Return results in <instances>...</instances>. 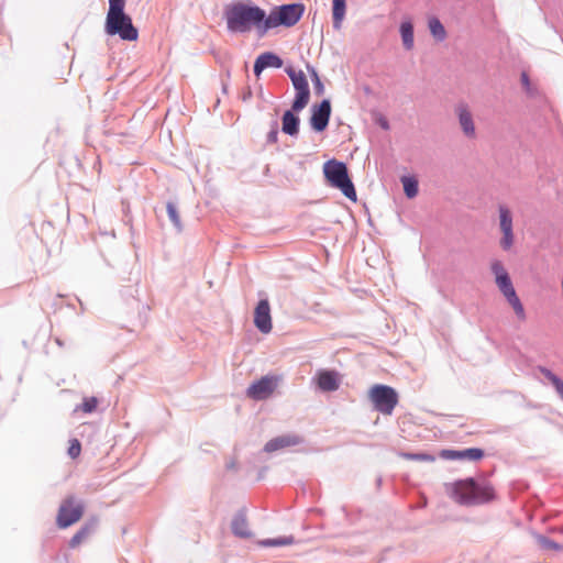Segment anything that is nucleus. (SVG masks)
Segmentation results:
<instances>
[{"label": "nucleus", "mask_w": 563, "mask_h": 563, "mask_svg": "<svg viewBox=\"0 0 563 563\" xmlns=\"http://www.w3.org/2000/svg\"><path fill=\"white\" fill-rule=\"evenodd\" d=\"M300 442H301V439L297 435H291V434L282 435V437H277V438L269 440L265 444L264 450L267 453H272V452L285 449V448L297 445Z\"/></svg>", "instance_id": "17"}, {"label": "nucleus", "mask_w": 563, "mask_h": 563, "mask_svg": "<svg viewBox=\"0 0 563 563\" xmlns=\"http://www.w3.org/2000/svg\"><path fill=\"white\" fill-rule=\"evenodd\" d=\"M80 452H81L80 442L77 439L71 440L70 445L68 448V455L71 459H76L79 456Z\"/></svg>", "instance_id": "32"}, {"label": "nucleus", "mask_w": 563, "mask_h": 563, "mask_svg": "<svg viewBox=\"0 0 563 563\" xmlns=\"http://www.w3.org/2000/svg\"><path fill=\"white\" fill-rule=\"evenodd\" d=\"M374 408L383 415H391L398 404V394L387 385H374L368 391Z\"/></svg>", "instance_id": "7"}, {"label": "nucleus", "mask_w": 563, "mask_h": 563, "mask_svg": "<svg viewBox=\"0 0 563 563\" xmlns=\"http://www.w3.org/2000/svg\"><path fill=\"white\" fill-rule=\"evenodd\" d=\"M331 115V103L329 100H323L319 106L312 108L310 124L317 132H322L328 126Z\"/></svg>", "instance_id": "12"}, {"label": "nucleus", "mask_w": 563, "mask_h": 563, "mask_svg": "<svg viewBox=\"0 0 563 563\" xmlns=\"http://www.w3.org/2000/svg\"><path fill=\"white\" fill-rule=\"evenodd\" d=\"M299 118L294 114L292 111L288 110L282 118V131L285 134L295 136L299 132Z\"/></svg>", "instance_id": "19"}, {"label": "nucleus", "mask_w": 563, "mask_h": 563, "mask_svg": "<svg viewBox=\"0 0 563 563\" xmlns=\"http://www.w3.org/2000/svg\"><path fill=\"white\" fill-rule=\"evenodd\" d=\"M401 183L408 198L412 199L418 195V180L415 177L404 176Z\"/></svg>", "instance_id": "23"}, {"label": "nucleus", "mask_w": 563, "mask_h": 563, "mask_svg": "<svg viewBox=\"0 0 563 563\" xmlns=\"http://www.w3.org/2000/svg\"><path fill=\"white\" fill-rule=\"evenodd\" d=\"M445 492L455 503L465 506L485 504L495 499V489L489 483H476L473 478L445 484Z\"/></svg>", "instance_id": "2"}, {"label": "nucleus", "mask_w": 563, "mask_h": 563, "mask_svg": "<svg viewBox=\"0 0 563 563\" xmlns=\"http://www.w3.org/2000/svg\"><path fill=\"white\" fill-rule=\"evenodd\" d=\"M428 26H429V30H430L432 36L437 41L441 42L446 37L445 29L438 18H434V16L429 18Z\"/></svg>", "instance_id": "21"}, {"label": "nucleus", "mask_w": 563, "mask_h": 563, "mask_svg": "<svg viewBox=\"0 0 563 563\" xmlns=\"http://www.w3.org/2000/svg\"><path fill=\"white\" fill-rule=\"evenodd\" d=\"M254 324L262 333L272 331L271 307L267 299L260 300L254 311Z\"/></svg>", "instance_id": "13"}, {"label": "nucleus", "mask_w": 563, "mask_h": 563, "mask_svg": "<svg viewBox=\"0 0 563 563\" xmlns=\"http://www.w3.org/2000/svg\"><path fill=\"white\" fill-rule=\"evenodd\" d=\"M522 80H523V82H527V81H528V77H527V75H525V74L522 75Z\"/></svg>", "instance_id": "35"}, {"label": "nucleus", "mask_w": 563, "mask_h": 563, "mask_svg": "<svg viewBox=\"0 0 563 563\" xmlns=\"http://www.w3.org/2000/svg\"><path fill=\"white\" fill-rule=\"evenodd\" d=\"M283 65V60L274 53L261 54L254 64V73L258 76L265 68L274 67L279 68Z\"/></svg>", "instance_id": "18"}, {"label": "nucleus", "mask_w": 563, "mask_h": 563, "mask_svg": "<svg viewBox=\"0 0 563 563\" xmlns=\"http://www.w3.org/2000/svg\"><path fill=\"white\" fill-rule=\"evenodd\" d=\"M277 135H278V131L277 129H273L268 135H267V140L268 142L271 143H276L277 142Z\"/></svg>", "instance_id": "34"}, {"label": "nucleus", "mask_w": 563, "mask_h": 563, "mask_svg": "<svg viewBox=\"0 0 563 563\" xmlns=\"http://www.w3.org/2000/svg\"><path fill=\"white\" fill-rule=\"evenodd\" d=\"M167 213H168V217L170 219V221L176 225V227H180V218H179V214L176 210V207L168 202L167 203Z\"/></svg>", "instance_id": "31"}, {"label": "nucleus", "mask_w": 563, "mask_h": 563, "mask_svg": "<svg viewBox=\"0 0 563 563\" xmlns=\"http://www.w3.org/2000/svg\"><path fill=\"white\" fill-rule=\"evenodd\" d=\"M499 229L503 233L500 239V246L503 250L508 251L514 245L515 235L512 230V214L508 207L499 206Z\"/></svg>", "instance_id": "11"}, {"label": "nucleus", "mask_w": 563, "mask_h": 563, "mask_svg": "<svg viewBox=\"0 0 563 563\" xmlns=\"http://www.w3.org/2000/svg\"><path fill=\"white\" fill-rule=\"evenodd\" d=\"M402 456L407 460H415L420 462H434L435 457L430 454L426 453H419V454H412V453H404Z\"/></svg>", "instance_id": "30"}, {"label": "nucleus", "mask_w": 563, "mask_h": 563, "mask_svg": "<svg viewBox=\"0 0 563 563\" xmlns=\"http://www.w3.org/2000/svg\"><path fill=\"white\" fill-rule=\"evenodd\" d=\"M323 173L332 187L340 189L352 201H356V191L344 163L336 159L328 161L323 166Z\"/></svg>", "instance_id": "4"}, {"label": "nucleus", "mask_w": 563, "mask_h": 563, "mask_svg": "<svg viewBox=\"0 0 563 563\" xmlns=\"http://www.w3.org/2000/svg\"><path fill=\"white\" fill-rule=\"evenodd\" d=\"M317 385L322 391H334L340 386V376L335 371H319Z\"/></svg>", "instance_id": "15"}, {"label": "nucleus", "mask_w": 563, "mask_h": 563, "mask_svg": "<svg viewBox=\"0 0 563 563\" xmlns=\"http://www.w3.org/2000/svg\"><path fill=\"white\" fill-rule=\"evenodd\" d=\"M400 33L404 46L407 49H411L413 47V27L410 22H402L400 25Z\"/></svg>", "instance_id": "22"}, {"label": "nucleus", "mask_w": 563, "mask_h": 563, "mask_svg": "<svg viewBox=\"0 0 563 563\" xmlns=\"http://www.w3.org/2000/svg\"><path fill=\"white\" fill-rule=\"evenodd\" d=\"M95 521L85 523L70 539L69 547L75 549L86 541L95 531Z\"/></svg>", "instance_id": "20"}, {"label": "nucleus", "mask_w": 563, "mask_h": 563, "mask_svg": "<svg viewBox=\"0 0 563 563\" xmlns=\"http://www.w3.org/2000/svg\"><path fill=\"white\" fill-rule=\"evenodd\" d=\"M287 74L291 79L292 86L296 89V97L292 102L291 109L299 112L307 107L310 100V91L307 77L302 70L287 69Z\"/></svg>", "instance_id": "8"}, {"label": "nucleus", "mask_w": 563, "mask_h": 563, "mask_svg": "<svg viewBox=\"0 0 563 563\" xmlns=\"http://www.w3.org/2000/svg\"><path fill=\"white\" fill-rule=\"evenodd\" d=\"M280 382L279 376L267 375L250 385L246 390L249 398L254 400L267 399L277 388Z\"/></svg>", "instance_id": "9"}, {"label": "nucleus", "mask_w": 563, "mask_h": 563, "mask_svg": "<svg viewBox=\"0 0 563 563\" xmlns=\"http://www.w3.org/2000/svg\"><path fill=\"white\" fill-rule=\"evenodd\" d=\"M303 11L305 7L298 2L277 7L267 16L265 15L263 30L267 32L268 30L280 25L287 27L292 26L300 20Z\"/></svg>", "instance_id": "5"}, {"label": "nucleus", "mask_w": 563, "mask_h": 563, "mask_svg": "<svg viewBox=\"0 0 563 563\" xmlns=\"http://www.w3.org/2000/svg\"><path fill=\"white\" fill-rule=\"evenodd\" d=\"M104 30L109 35H118L123 41H136L137 29L132 19L124 12V2H110Z\"/></svg>", "instance_id": "3"}, {"label": "nucleus", "mask_w": 563, "mask_h": 563, "mask_svg": "<svg viewBox=\"0 0 563 563\" xmlns=\"http://www.w3.org/2000/svg\"><path fill=\"white\" fill-rule=\"evenodd\" d=\"M499 291L503 294L509 306L514 309L518 320L525 321L527 318L525 307L520 301L510 277L495 282Z\"/></svg>", "instance_id": "10"}, {"label": "nucleus", "mask_w": 563, "mask_h": 563, "mask_svg": "<svg viewBox=\"0 0 563 563\" xmlns=\"http://www.w3.org/2000/svg\"><path fill=\"white\" fill-rule=\"evenodd\" d=\"M541 373L554 386L556 393L563 399V380L548 368H542Z\"/></svg>", "instance_id": "26"}, {"label": "nucleus", "mask_w": 563, "mask_h": 563, "mask_svg": "<svg viewBox=\"0 0 563 563\" xmlns=\"http://www.w3.org/2000/svg\"><path fill=\"white\" fill-rule=\"evenodd\" d=\"M224 16L230 32L246 33L255 29L261 36L266 34V31L263 30L265 11L258 7H251L239 2L229 5L224 11Z\"/></svg>", "instance_id": "1"}, {"label": "nucleus", "mask_w": 563, "mask_h": 563, "mask_svg": "<svg viewBox=\"0 0 563 563\" xmlns=\"http://www.w3.org/2000/svg\"><path fill=\"white\" fill-rule=\"evenodd\" d=\"M460 125L467 137H475V125L472 113L466 104H459L455 109Z\"/></svg>", "instance_id": "16"}, {"label": "nucleus", "mask_w": 563, "mask_h": 563, "mask_svg": "<svg viewBox=\"0 0 563 563\" xmlns=\"http://www.w3.org/2000/svg\"><path fill=\"white\" fill-rule=\"evenodd\" d=\"M312 77H313V86H314L316 93L322 95L324 91V86H323L321 79L319 78L318 74L314 70H312Z\"/></svg>", "instance_id": "33"}, {"label": "nucleus", "mask_w": 563, "mask_h": 563, "mask_svg": "<svg viewBox=\"0 0 563 563\" xmlns=\"http://www.w3.org/2000/svg\"><path fill=\"white\" fill-rule=\"evenodd\" d=\"M490 269L495 276V282L509 277L508 272L500 261H494L490 264Z\"/></svg>", "instance_id": "28"}, {"label": "nucleus", "mask_w": 563, "mask_h": 563, "mask_svg": "<svg viewBox=\"0 0 563 563\" xmlns=\"http://www.w3.org/2000/svg\"><path fill=\"white\" fill-rule=\"evenodd\" d=\"M294 541L295 540L292 537H279L276 539H265L260 541L258 543L262 547H285L292 544Z\"/></svg>", "instance_id": "27"}, {"label": "nucleus", "mask_w": 563, "mask_h": 563, "mask_svg": "<svg viewBox=\"0 0 563 563\" xmlns=\"http://www.w3.org/2000/svg\"><path fill=\"white\" fill-rule=\"evenodd\" d=\"M98 406V399L96 397L85 398L79 409L86 413H90L96 410Z\"/></svg>", "instance_id": "29"}, {"label": "nucleus", "mask_w": 563, "mask_h": 563, "mask_svg": "<svg viewBox=\"0 0 563 563\" xmlns=\"http://www.w3.org/2000/svg\"><path fill=\"white\" fill-rule=\"evenodd\" d=\"M232 531L235 536L247 538L251 536L249 531L247 522L244 518H235L232 522Z\"/></svg>", "instance_id": "25"}, {"label": "nucleus", "mask_w": 563, "mask_h": 563, "mask_svg": "<svg viewBox=\"0 0 563 563\" xmlns=\"http://www.w3.org/2000/svg\"><path fill=\"white\" fill-rule=\"evenodd\" d=\"M345 2H333V27L340 30L345 15Z\"/></svg>", "instance_id": "24"}, {"label": "nucleus", "mask_w": 563, "mask_h": 563, "mask_svg": "<svg viewBox=\"0 0 563 563\" xmlns=\"http://www.w3.org/2000/svg\"><path fill=\"white\" fill-rule=\"evenodd\" d=\"M440 456L446 460H470L479 461L484 456V451L478 448H470L461 451L443 450Z\"/></svg>", "instance_id": "14"}, {"label": "nucleus", "mask_w": 563, "mask_h": 563, "mask_svg": "<svg viewBox=\"0 0 563 563\" xmlns=\"http://www.w3.org/2000/svg\"><path fill=\"white\" fill-rule=\"evenodd\" d=\"M85 504L74 495L64 498L59 505L56 525L59 529H66L77 523L84 516Z\"/></svg>", "instance_id": "6"}]
</instances>
